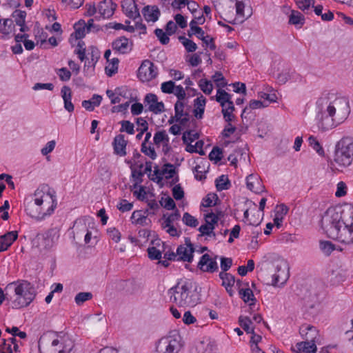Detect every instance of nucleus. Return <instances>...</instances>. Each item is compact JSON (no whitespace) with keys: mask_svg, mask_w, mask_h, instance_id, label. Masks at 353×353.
I'll use <instances>...</instances> for the list:
<instances>
[{"mask_svg":"<svg viewBox=\"0 0 353 353\" xmlns=\"http://www.w3.org/2000/svg\"><path fill=\"white\" fill-rule=\"evenodd\" d=\"M14 19V21L17 25H22L25 23V19L26 17V12L20 10H16L12 14Z\"/></svg>","mask_w":353,"mask_h":353,"instance_id":"47","label":"nucleus"},{"mask_svg":"<svg viewBox=\"0 0 353 353\" xmlns=\"http://www.w3.org/2000/svg\"><path fill=\"white\" fill-rule=\"evenodd\" d=\"M162 174H166V179H171L175 174V168L171 163H166L165 164L164 168H163Z\"/></svg>","mask_w":353,"mask_h":353,"instance_id":"60","label":"nucleus"},{"mask_svg":"<svg viewBox=\"0 0 353 353\" xmlns=\"http://www.w3.org/2000/svg\"><path fill=\"white\" fill-rule=\"evenodd\" d=\"M61 97L64 102V108L69 112L74 111V107L72 103V91L70 87L64 85L61 90Z\"/></svg>","mask_w":353,"mask_h":353,"instance_id":"23","label":"nucleus"},{"mask_svg":"<svg viewBox=\"0 0 353 353\" xmlns=\"http://www.w3.org/2000/svg\"><path fill=\"white\" fill-rule=\"evenodd\" d=\"M7 300L10 301L14 309L28 306L36 296L34 285L28 281L18 280L7 285L6 288Z\"/></svg>","mask_w":353,"mask_h":353,"instance_id":"3","label":"nucleus"},{"mask_svg":"<svg viewBox=\"0 0 353 353\" xmlns=\"http://www.w3.org/2000/svg\"><path fill=\"white\" fill-rule=\"evenodd\" d=\"M319 248L324 255L328 256L336 250V245L329 241H320Z\"/></svg>","mask_w":353,"mask_h":353,"instance_id":"33","label":"nucleus"},{"mask_svg":"<svg viewBox=\"0 0 353 353\" xmlns=\"http://www.w3.org/2000/svg\"><path fill=\"white\" fill-rule=\"evenodd\" d=\"M196 20H192L190 23V30L188 31V35L191 37L196 34V37L201 40H204L205 32L201 28L196 26Z\"/></svg>","mask_w":353,"mask_h":353,"instance_id":"30","label":"nucleus"},{"mask_svg":"<svg viewBox=\"0 0 353 353\" xmlns=\"http://www.w3.org/2000/svg\"><path fill=\"white\" fill-rule=\"evenodd\" d=\"M275 273L272 276L271 285L280 286L283 285L289 278V267L285 261L280 260L273 264Z\"/></svg>","mask_w":353,"mask_h":353,"instance_id":"7","label":"nucleus"},{"mask_svg":"<svg viewBox=\"0 0 353 353\" xmlns=\"http://www.w3.org/2000/svg\"><path fill=\"white\" fill-rule=\"evenodd\" d=\"M57 74L62 81H68L71 77V72L66 68H61L59 69Z\"/></svg>","mask_w":353,"mask_h":353,"instance_id":"63","label":"nucleus"},{"mask_svg":"<svg viewBox=\"0 0 353 353\" xmlns=\"http://www.w3.org/2000/svg\"><path fill=\"white\" fill-rule=\"evenodd\" d=\"M73 228L77 231V234H79V232H84L87 231L85 235V243H88L91 239V232L88 230L87 227L84 223L77 222L76 221L74 224Z\"/></svg>","mask_w":353,"mask_h":353,"instance_id":"35","label":"nucleus"},{"mask_svg":"<svg viewBox=\"0 0 353 353\" xmlns=\"http://www.w3.org/2000/svg\"><path fill=\"white\" fill-rule=\"evenodd\" d=\"M148 256L152 260H159L162 256V250L155 246L148 248Z\"/></svg>","mask_w":353,"mask_h":353,"instance_id":"46","label":"nucleus"},{"mask_svg":"<svg viewBox=\"0 0 353 353\" xmlns=\"http://www.w3.org/2000/svg\"><path fill=\"white\" fill-rule=\"evenodd\" d=\"M201 90L206 94H210L213 90L212 83L207 79H201L199 83Z\"/></svg>","mask_w":353,"mask_h":353,"instance_id":"44","label":"nucleus"},{"mask_svg":"<svg viewBox=\"0 0 353 353\" xmlns=\"http://www.w3.org/2000/svg\"><path fill=\"white\" fill-rule=\"evenodd\" d=\"M219 277L222 280V285L225 287L230 296H232L234 291L232 288L235 283L234 276L231 274L221 272L219 273Z\"/></svg>","mask_w":353,"mask_h":353,"instance_id":"22","label":"nucleus"},{"mask_svg":"<svg viewBox=\"0 0 353 353\" xmlns=\"http://www.w3.org/2000/svg\"><path fill=\"white\" fill-rule=\"evenodd\" d=\"M205 99L203 96H201L194 99V105H197V108L194 110V116L198 119H201L203 117L205 105Z\"/></svg>","mask_w":353,"mask_h":353,"instance_id":"29","label":"nucleus"},{"mask_svg":"<svg viewBox=\"0 0 353 353\" xmlns=\"http://www.w3.org/2000/svg\"><path fill=\"white\" fill-rule=\"evenodd\" d=\"M193 172L194 173V177L196 180L201 181L204 179H205V169L204 165H201L200 164H197Z\"/></svg>","mask_w":353,"mask_h":353,"instance_id":"52","label":"nucleus"},{"mask_svg":"<svg viewBox=\"0 0 353 353\" xmlns=\"http://www.w3.org/2000/svg\"><path fill=\"white\" fill-rule=\"evenodd\" d=\"M127 145V142L125 140L124 135L119 134L116 136L114 139L113 145L114 152L121 156L123 157L126 154L125 147Z\"/></svg>","mask_w":353,"mask_h":353,"instance_id":"25","label":"nucleus"},{"mask_svg":"<svg viewBox=\"0 0 353 353\" xmlns=\"http://www.w3.org/2000/svg\"><path fill=\"white\" fill-rule=\"evenodd\" d=\"M144 103L148 105V110L154 114H160L164 111V103L158 101V97L152 93L147 94L144 98Z\"/></svg>","mask_w":353,"mask_h":353,"instance_id":"14","label":"nucleus"},{"mask_svg":"<svg viewBox=\"0 0 353 353\" xmlns=\"http://www.w3.org/2000/svg\"><path fill=\"white\" fill-rule=\"evenodd\" d=\"M216 188L218 191L228 190L230 187V182L228 177L225 175L219 176L216 181Z\"/></svg>","mask_w":353,"mask_h":353,"instance_id":"39","label":"nucleus"},{"mask_svg":"<svg viewBox=\"0 0 353 353\" xmlns=\"http://www.w3.org/2000/svg\"><path fill=\"white\" fill-rule=\"evenodd\" d=\"M235 1V8H236V14L238 17L244 18V8L245 4L243 2V0H234Z\"/></svg>","mask_w":353,"mask_h":353,"instance_id":"61","label":"nucleus"},{"mask_svg":"<svg viewBox=\"0 0 353 353\" xmlns=\"http://www.w3.org/2000/svg\"><path fill=\"white\" fill-rule=\"evenodd\" d=\"M350 113L349 101L345 97L335 98L322 113L319 128L323 131L332 129L345 121Z\"/></svg>","mask_w":353,"mask_h":353,"instance_id":"2","label":"nucleus"},{"mask_svg":"<svg viewBox=\"0 0 353 353\" xmlns=\"http://www.w3.org/2000/svg\"><path fill=\"white\" fill-rule=\"evenodd\" d=\"M89 50H90V52H89L88 54L90 55L92 66L94 68L100 57V52L96 47L94 46L90 47Z\"/></svg>","mask_w":353,"mask_h":353,"instance_id":"59","label":"nucleus"},{"mask_svg":"<svg viewBox=\"0 0 353 353\" xmlns=\"http://www.w3.org/2000/svg\"><path fill=\"white\" fill-rule=\"evenodd\" d=\"M345 226L343 228V234L342 243H353V205H345Z\"/></svg>","mask_w":353,"mask_h":353,"instance_id":"9","label":"nucleus"},{"mask_svg":"<svg viewBox=\"0 0 353 353\" xmlns=\"http://www.w3.org/2000/svg\"><path fill=\"white\" fill-rule=\"evenodd\" d=\"M133 43L125 37H120L112 43V50L119 54H125L132 50Z\"/></svg>","mask_w":353,"mask_h":353,"instance_id":"13","label":"nucleus"},{"mask_svg":"<svg viewBox=\"0 0 353 353\" xmlns=\"http://www.w3.org/2000/svg\"><path fill=\"white\" fill-rule=\"evenodd\" d=\"M246 185L250 190L256 194L262 192L265 189L260 178L256 174H252L248 176L246 178Z\"/></svg>","mask_w":353,"mask_h":353,"instance_id":"19","label":"nucleus"},{"mask_svg":"<svg viewBox=\"0 0 353 353\" xmlns=\"http://www.w3.org/2000/svg\"><path fill=\"white\" fill-rule=\"evenodd\" d=\"M344 216L345 206L339 208V210L330 208L325 212L320 221V225L328 237L342 242L345 226Z\"/></svg>","mask_w":353,"mask_h":353,"instance_id":"4","label":"nucleus"},{"mask_svg":"<svg viewBox=\"0 0 353 353\" xmlns=\"http://www.w3.org/2000/svg\"><path fill=\"white\" fill-rule=\"evenodd\" d=\"M175 88L174 82L172 81H165L161 83V90L163 93L172 94Z\"/></svg>","mask_w":353,"mask_h":353,"instance_id":"58","label":"nucleus"},{"mask_svg":"<svg viewBox=\"0 0 353 353\" xmlns=\"http://www.w3.org/2000/svg\"><path fill=\"white\" fill-rule=\"evenodd\" d=\"M160 343L164 346L163 353H179L183 346L182 337L178 332L161 339Z\"/></svg>","mask_w":353,"mask_h":353,"instance_id":"8","label":"nucleus"},{"mask_svg":"<svg viewBox=\"0 0 353 353\" xmlns=\"http://www.w3.org/2000/svg\"><path fill=\"white\" fill-rule=\"evenodd\" d=\"M304 17L303 14L298 11H292L290 15L289 22L293 25H303L304 23Z\"/></svg>","mask_w":353,"mask_h":353,"instance_id":"40","label":"nucleus"},{"mask_svg":"<svg viewBox=\"0 0 353 353\" xmlns=\"http://www.w3.org/2000/svg\"><path fill=\"white\" fill-rule=\"evenodd\" d=\"M310 145L321 156L324 155V150L319 141L314 136H310L308 139Z\"/></svg>","mask_w":353,"mask_h":353,"instance_id":"42","label":"nucleus"},{"mask_svg":"<svg viewBox=\"0 0 353 353\" xmlns=\"http://www.w3.org/2000/svg\"><path fill=\"white\" fill-rule=\"evenodd\" d=\"M157 68L149 60H144L138 70V77L143 82L150 81L157 77Z\"/></svg>","mask_w":353,"mask_h":353,"instance_id":"10","label":"nucleus"},{"mask_svg":"<svg viewBox=\"0 0 353 353\" xmlns=\"http://www.w3.org/2000/svg\"><path fill=\"white\" fill-rule=\"evenodd\" d=\"M43 187L35 190L32 200L26 204L27 214L37 220L51 215L57 208V202L54 193L46 191Z\"/></svg>","mask_w":353,"mask_h":353,"instance_id":"1","label":"nucleus"},{"mask_svg":"<svg viewBox=\"0 0 353 353\" xmlns=\"http://www.w3.org/2000/svg\"><path fill=\"white\" fill-rule=\"evenodd\" d=\"M216 345L214 342H210L206 345L201 343L196 347V353H216Z\"/></svg>","mask_w":353,"mask_h":353,"instance_id":"38","label":"nucleus"},{"mask_svg":"<svg viewBox=\"0 0 353 353\" xmlns=\"http://www.w3.org/2000/svg\"><path fill=\"white\" fill-rule=\"evenodd\" d=\"M141 152L144 153L145 155L150 157L152 159H155L157 158V153L153 147L147 146L145 142H143L141 144Z\"/></svg>","mask_w":353,"mask_h":353,"instance_id":"55","label":"nucleus"},{"mask_svg":"<svg viewBox=\"0 0 353 353\" xmlns=\"http://www.w3.org/2000/svg\"><path fill=\"white\" fill-rule=\"evenodd\" d=\"M3 241H5V245L8 248L12 244V243L17 239L18 234L16 231H12L7 232L6 234L1 236Z\"/></svg>","mask_w":353,"mask_h":353,"instance_id":"45","label":"nucleus"},{"mask_svg":"<svg viewBox=\"0 0 353 353\" xmlns=\"http://www.w3.org/2000/svg\"><path fill=\"white\" fill-rule=\"evenodd\" d=\"M69 344L66 343V341L59 339H54L52 342V347L59 346V348H55L54 351L58 352V353H70L73 347V344L72 341H68Z\"/></svg>","mask_w":353,"mask_h":353,"instance_id":"26","label":"nucleus"},{"mask_svg":"<svg viewBox=\"0 0 353 353\" xmlns=\"http://www.w3.org/2000/svg\"><path fill=\"white\" fill-rule=\"evenodd\" d=\"M297 351L304 353H315L316 345L315 342L302 341L296 345Z\"/></svg>","mask_w":353,"mask_h":353,"instance_id":"28","label":"nucleus"},{"mask_svg":"<svg viewBox=\"0 0 353 353\" xmlns=\"http://www.w3.org/2000/svg\"><path fill=\"white\" fill-rule=\"evenodd\" d=\"M188 99L177 100L174 104L175 118L177 121L185 124L189 121V110L190 106L186 101Z\"/></svg>","mask_w":353,"mask_h":353,"instance_id":"12","label":"nucleus"},{"mask_svg":"<svg viewBox=\"0 0 353 353\" xmlns=\"http://www.w3.org/2000/svg\"><path fill=\"white\" fill-rule=\"evenodd\" d=\"M353 160V139L344 137L336 144L334 161L341 168L349 166Z\"/></svg>","mask_w":353,"mask_h":353,"instance_id":"6","label":"nucleus"},{"mask_svg":"<svg viewBox=\"0 0 353 353\" xmlns=\"http://www.w3.org/2000/svg\"><path fill=\"white\" fill-rule=\"evenodd\" d=\"M121 7L128 17L134 20L140 18V13L134 0H123Z\"/></svg>","mask_w":353,"mask_h":353,"instance_id":"17","label":"nucleus"},{"mask_svg":"<svg viewBox=\"0 0 353 353\" xmlns=\"http://www.w3.org/2000/svg\"><path fill=\"white\" fill-rule=\"evenodd\" d=\"M178 39L188 52H193L197 49V45L193 41L185 37L179 36Z\"/></svg>","mask_w":353,"mask_h":353,"instance_id":"34","label":"nucleus"},{"mask_svg":"<svg viewBox=\"0 0 353 353\" xmlns=\"http://www.w3.org/2000/svg\"><path fill=\"white\" fill-rule=\"evenodd\" d=\"M92 297V294L90 292H79L76 295L74 300L75 303L79 305L85 301L91 299Z\"/></svg>","mask_w":353,"mask_h":353,"instance_id":"54","label":"nucleus"},{"mask_svg":"<svg viewBox=\"0 0 353 353\" xmlns=\"http://www.w3.org/2000/svg\"><path fill=\"white\" fill-rule=\"evenodd\" d=\"M215 99L221 106H225L227 103L232 101V95L223 89H218Z\"/></svg>","mask_w":353,"mask_h":353,"instance_id":"31","label":"nucleus"},{"mask_svg":"<svg viewBox=\"0 0 353 353\" xmlns=\"http://www.w3.org/2000/svg\"><path fill=\"white\" fill-rule=\"evenodd\" d=\"M194 252V245L190 238L185 239V244L179 245L176 249L177 261L191 263L193 260Z\"/></svg>","mask_w":353,"mask_h":353,"instance_id":"11","label":"nucleus"},{"mask_svg":"<svg viewBox=\"0 0 353 353\" xmlns=\"http://www.w3.org/2000/svg\"><path fill=\"white\" fill-rule=\"evenodd\" d=\"M239 294L245 303H249L250 306L255 305L256 299L250 288L247 287L244 289H239Z\"/></svg>","mask_w":353,"mask_h":353,"instance_id":"27","label":"nucleus"},{"mask_svg":"<svg viewBox=\"0 0 353 353\" xmlns=\"http://www.w3.org/2000/svg\"><path fill=\"white\" fill-rule=\"evenodd\" d=\"M154 34L159 39L161 44L166 45L169 43L170 38L168 37V34L166 32H165L162 29L157 28L154 30Z\"/></svg>","mask_w":353,"mask_h":353,"instance_id":"48","label":"nucleus"},{"mask_svg":"<svg viewBox=\"0 0 353 353\" xmlns=\"http://www.w3.org/2000/svg\"><path fill=\"white\" fill-rule=\"evenodd\" d=\"M12 24V20L10 19H0V32L3 35H8L12 30L11 26Z\"/></svg>","mask_w":353,"mask_h":353,"instance_id":"37","label":"nucleus"},{"mask_svg":"<svg viewBox=\"0 0 353 353\" xmlns=\"http://www.w3.org/2000/svg\"><path fill=\"white\" fill-rule=\"evenodd\" d=\"M212 78L219 89L224 88L227 85V82L225 81V78L221 72H216Z\"/></svg>","mask_w":353,"mask_h":353,"instance_id":"51","label":"nucleus"},{"mask_svg":"<svg viewBox=\"0 0 353 353\" xmlns=\"http://www.w3.org/2000/svg\"><path fill=\"white\" fill-rule=\"evenodd\" d=\"M222 157V150L219 147H214L209 154V159L211 161H214L215 163L220 161Z\"/></svg>","mask_w":353,"mask_h":353,"instance_id":"53","label":"nucleus"},{"mask_svg":"<svg viewBox=\"0 0 353 353\" xmlns=\"http://www.w3.org/2000/svg\"><path fill=\"white\" fill-rule=\"evenodd\" d=\"M154 143L156 145L159 146L161 143L164 144V147L168 148L169 142L168 136L165 130L158 131L154 136Z\"/></svg>","mask_w":353,"mask_h":353,"instance_id":"32","label":"nucleus"},{"mask_svg":"<svg viewBox=\"0 0 353 353\" xmlns=\"http://www.w3.org/2000/svg\"><path fill=\"white\" fill-rule=\"evenodd\" d=\"M239 322L240 326L247 333L253 332L254 328L250 327V325L252 324V322L249 317L241 316L239 318Z\"/></svg>","mask_w":353,"mask_h":353,"instance_id":"41","label":"nucleus"},{"mask_svg":"<svg viewBox=\"0 0 353 353\" xmlns=\"http://www.w3.org/2000/svg\"><path fill=\"white\" fill-rule=\"evenodd\" d=\"M182 221L186 225L192 228H195L199 225L198 220L188 212L183 214Z\"/></svg>","mask_w":353,"mask_h":353,"instance_id":"43","label":"nucleus"},{"mask_svg":"<svg viewBox=\"0 0 353 353\" xmlns=\"http://www.w3.org/2000/svg\"><path fill=\"white\" fill-rule=\"evenodd\" d=\"M218 196L216 194H208L203 199L202 205L205 208L211 207L216 204L214 200H217Z\"/></svg>","mask_w":353,"mask_h":353,"instance_id":"57","label":"nucleus"},{"mask_svg":"<svg viewBox=\"0 0 353 353\" xmlns=\"http://www.w3.org/2000/svg\"><path fill=\"white\" fill-rule=\"evenodd\" d=\"M85 26L86 23L83 20H80L77 23H74V32L71 34L70 38L71 43H72L73 39L76 41L85 37V33L88 32Z\"/></svg>","mask_w":353,"mask_h":353,"instance_id":"24","label":"nucleus"},{"mask_svg":"<svg viewBox=\"0 0 353 353\" xmlns=\"http://www.w3.org/2000/svg\"><path fill=\"white\" fill-rule=\"evenodd\" d=\"M219 220V215L215 214L213 212L207 214L205 216V222L208 224H210V226L214 228V230L215 229L216 225H218Z\"/></svg>","mask_w":353,"mask_h":353,"instance_id":"49","label":"nucleus"},{"mask_svg":"<svg viewBox=\"0 0 353 353\" xmlns=\"http://www.w3.org/2000/svg\"><path fill=\"white\" fill-rule=\"evenodd\" d=\"M160 204L161 206L168 210H174L176 208V204L170 196H167L165 198L162 197L161 200L160 201Z\"/></svg>","mask_w":353,"mask_h":353,"instance_id":"56","label":"nucleus"},{"mask_svg":"<svg viewBox=\"0 0 353 353\" xmlns=\"http://www.w3.org/2000/svg\"><path fill=\"white\" fill-rule=\"evenodd\" d=\"M34 243H37V246L40 250H47L53 246L54 241L51 234L47 232L43 234H38Z\"/></svg>","mask_w":353,"mask_h":353,"instance_id":"18","label":"nucleus"},{"mask_svg":"<svg viewBox=\"0 0 353 353\" xmlns=\"http://www.w3.org/2000/svg\"><path fill=\"white\" fill-rule=\"evenodd\" d=\"M142 14L148 22H156L160 17L161 12L157 6H147L143 8Z\"/></svg>","mask_w":353,"mask_h":353,"instance_id":"20","label":"nucleus"},{"mask_svg":"<svg viewBox=\"0 0 353 353\" xmlns=\"http://www.w3.org/2000/svg\"><path fill=\"white\" fill-rule=\"evenodd\" d=\"M121 132L125 131L130 134H134V126L132 123H131L129 121H121Z\"/></svg>","mask_w":353,"mask_h":353,"instance_id":"62","label":"nucleus"},{"mask_svg":"<svg viewBox=\"0 0 353 353\" xmlns=\"http://www.w3.org/2000/svg\"><path fill=\"white\" fill-rule=\"evenodd\" d=\"M173 94L177 97L178 100L188 99L184 88L181 85H175Z\"/></svg>","mask_w":353,"mask_h":353,"instance_id":"64","label":"nucleus"},{"mask_svg":"<svg viewBox=\"0 0 353 353\" xmlns=\"http://www.w3.org/2000/svg\"><path fill=\"white\" fill-rule=\"evenodd\" d=\"M170 301L179 307H194L200 301L199 294L193 289V283L190 280L180 281L168 292Z\"/></svg>","mask_w":353,"mask_h":353,"instance_id":"5","label":"nucleus"},{"mask_svg":"<svg viewBox=\"0 0 353 353\" xmlns=\"http://www.w3.org/2000/svg\"><path fill=\"white\" fill-rule=\"evenodd\" d=\"M108 62L112 65V68L105 67V72L108 76L111 77L117 72L119 60L118 58H112Z\"/></svg>","mask_w":353,"mask_h":353,"instance_id":"50","label":"nucleus"},{"mask_svg":"<svg viewBox=\"0 0 353 353\" xmlns=\"http://www.w3.org/2000/svg\"><path fill=\"white\" fill-rule=\"evenodd\" d=\"M215 259L210 258L208 254H203L198 263L199 269L203 272H214L218 270V265Z\"/></svg>","mask_w":353,"mask_h":353,"instance_id":"15","label":"nucleus"},{"mask_svg":"<svg viewBox=\"0 0 353 353\" xmlns=\"http://www.w3.org/2000/svg\"><path fill=\"white\" fill-rule=\"evenodd\" d=\"M210 225L205 223L199 228L198 230L201 232L200 236H207L216 239V233L214 231V228L210 227Z\"/></svg>","mask_w":353,"mask_h":353,"instance_id":"36","label":"nucleus"},{"mask_svg":"<svg viewBox=\"0 0 353 353\" xmlns=\"http://www.w3.org/2000/svg\"><path fill=\"white\" fill-rule=\"evenodd\" d=\"M300 334L305 339V341L316 342L315 339L318 335L315 327L310 325H303L300 328Z\"/></svg>","mask_w":353,"mask_h":353,"instance_id":"21","label":"nucleus"},{"mask_svg":"<svg viewBox=\"0 0 353 353\" xmlns=\"http://www.w3.org/2000/svg\"><path fill=\"white\" fill-rule=\"evenodd\" d=\"M116 8L117 4L112 0H103L99 3L97 10L103 19H108L113 15Z\"/></svg>","mask_w":353,"mask_h":353,"instance_id":"16","label":"nucleus"}]
</instances>
